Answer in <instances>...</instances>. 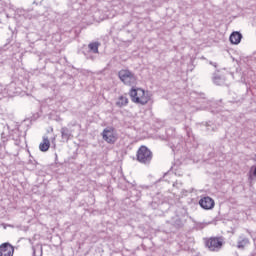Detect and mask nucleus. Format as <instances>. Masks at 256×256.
<instances>
[{"label": "nucleus", "mask_w": 256, "mask_h": 256, "mask_svg": "<svg viewBox=\"0 0 256 256\" xmlns=\"http://www.w3.org/2000/svg\"><path fill=\"white\" fill-rule=\"evenodd\" d=\"M129 96L132 103H136V105H147L151 100L149 92L143 90V88H131Z\"/></svg>", "instance_id": "nucleus-1"}, {"label": "nucleus", "mask_w": 256, "mask_h": 256, "mask_svg": "<svg viewBox=\"0 0 256 256\" xmlns=\"http://www.w3.org/2000/svg\"><path fill=\"white\" fill-rule=\"evenodd\" d=\"M204 245L208 251H221V249H223V245H225V239L223 236L204 238Z\"/></svg>", "instance_id": "nucleus-2"}, {"label": "nucleus", "mask_w": 256, "mask_h": 256, "mask_svg": "<svg viewBox=\"0 0 256 256\" xmlns=\"http://www.w3.org/2000/svg\"><path fill=\"white\" fill-rule=\"evenodd\" d=\"M118 76L120 81L124 83V85H127L128 87H131V85L137 84V76L131 70L128 69H122L118 72Z\"/></svg>", "instance_id": "nucleus-3"}, {"label": "nucleus", "mask_w": 256, "mask_h": 256, "mask_svg": "<svg viewBox=\"0 0 256 256\" xmlns=\"http://www.w3.org/2000/svg\"><path fill=\"white\" fill-rule=\"evenodd\" d=\"M153 159V154L146 146H141L137 151V161L139 163H149Z\"/></svg>", "instance_id": "nucleus-4"}, {"label": "nucleus", "mask_w": 256, "mask_h": 256, "mask_svg": "<svg viewBox=\"0 0 256 256\" xmlns=\"http://www.w3.org/2000/svg\"><path fill=\"white\" fill-rule=\"evenodd\" d=\"M102 139L106 141V143H109L110 145H113L117 142V132H115V128L109 127L105 128L102 132Z\"/></svg>", "instance_id": "nucleus-5"}, {"label": "nucleus", "mask_w": 256, "mask_h": 256, "mask_svg": "<svg viewBox=\"0 0 256 256\" xmlns=\"http://www.w3.org/2000/svg\"><path fill=\"white\" fill-rule=\"evenodd\" d=\"M15 248L9 242L2 243L0 245V256H13Z\"/></svg>", "instance_id": "nucleus-6"}, {"label": "nucleus", "mask_w": 256, "mask_h": 256, "mask_svg": "<svg viewBox=\"0 0 256 256\" xmlns=\"http://www.w3.org/2000/svg\"><path fill=\"white\" fill-rule=\"evenodd\" d=\"M199 205L202 207V209L209 211L215 207V200L209 196H206L199 200Z\"/></svg>", "instance_id": "nucleus-7"}, {"label": "nucleus", "mask_w": 256, "mask_h": 256, "mask_svg": "<svg viewBox=\"0 0 256 256\" xmlns=\"http://www.w3.org/2000/svg\"><path fill=\"white\" fill-rule=\"evenodd\" d=\"M251 243V241L249 240V238L247 236H245V234H241L238 237V241H237V249H245V247H247V245H249Z\"/></svg>", "instance_id": "nucleus-8"}, {"label": "nucleus", "mask_w": 256, "mask_h": 256, "mask_svg": "<svg viewBox=\"0 0 256 256\" xmlns=\"http://www.w3.org/2000/svg\"><path fill=\"white\" fill-rule=\"evenodd\" d=\"M241 39H243V34L241 32H232L229 41L232 43V45H239L241 43Z\"/></svg>", "instance_id": "nucleus-9"}, {"label": "nucleus", "mask_w": 256, "mask_h": 256, "mask_svg": "<svg viewBox=\"0 0 256 256\" xmlns=\"http://www.w3.org/2000/svg\"><path fill=\"white\" fill-rule=\"evenodd\" d=\"M50 148L51 141L49 140V137L43 136L42 142L39 144V150L42 151V153H46V151Z\"/></svg>", "instance_id": "nucleus-10"}, {"label": "nucleus", "mask_w": 256, "mask_h": 256, "mask_svg": "<svg viewBox=\"0 0 256 256\" xmlns=\"http://www.w3.org/2000/svg\"><path fill=\"white\" fill-rule=\"evenodd\" d=\"M212 81L215 85H225V81H227V79L223 75L215 72L213 74Z\"/></svg>", "instance_id": "nucleus-11"}, {"label": "nucleus", "mask_w": 256, "mask_h": 256, "mask_svg": "<svg viewBox=\"0 0 256 256\" xmlns=\"http://www.w3.org/2000/svg\"><path fill=\"white\" fill-rule=\"evenodd\" d=\"M117 107H126V105H129V98L127 96H119L116 101Z\"/></svg>", "instance_id": "nucleus-12"}, {"label": "nucleus", "mask_w": 256, "mask_h": 256, "mask_svg": "<svg viewBox=\"0 0 256 256\" xmlns=\"http://www.w3.org/2000/svg\"><path fill=\"white\" fill-rule=\"evenodd\" d=\"M170 223H172V225H174V227H176V229H181V227H183V220H181L179 218L178 214L172 218Z\"/></svg>", "instance_id": "nucleus-13"}, {"label": "nucleus", "mask_w": 256, "mask_h": 256, "mask_svg": "<svg viewBox=\"0 0 256 256\" xmlns=\"http://www.w3.org/2000/svg\"><path fill=\"white\" fill-rule=\"evenodd\" d=\"M90 51H93V53H99V43L93 42L88 45Z\"/></svg>", "instance_id": "nucleus-14"}, {"label": "nucleus", "mask_w": 256, "mask_h": 256, "mask_svg": "<svg viewBox=\"0 0 256 256\" xmlns=\"http://www.w3.org/2000/svg\"><path fill=\"white\" fill-rule=\"evenodd\" d=\"M181 242L180 245H187V235H181Z\"/></svg>", "instance_id": "nucleus-15"}, {"label": "nucleus", "mask_w": 256, "mask_h": 256, "mask_svg": "<svg viewBox=\"0 0 256 256\" xmlns=\"http://www.w3.org/2000/svg\"><path fill=\"white\" fill-rule=\"evenodd\" d=\"M253 177H256V166H255V168H254L252 173L249 172V180L250 181H253Z\"/></svg>", "instance_id": "nucleus-16"}, {"label": "nucleus", "mask_w": 256, "mask_h": 256, "mask_svg": "<svg viewBox=\"0 0 256 256\" xmlns=\"http://www.w3.org/2000/svg\"><path fill=\"white\" fill-rule=\"evenodd\" d=\"M61 135H62V139H69V133H67V131L62 130Z\"/></svg>", "instance_id": "nucleus-17"}, {"label": "nucleus", "mask_w": 256, "mask_h": 256, "mask_svg": "<svg viewBox=\"0 0 256 256\" xmlns=\"http://www.w3.org/2000/svg\"><path fill=\"white\" fill-rule=\"evenodd\" d=\"M192 133H193V130H191V128H189V127H186V134H187V136L191 137Z\"/></svg>", "instance_id": "nucleus-18"}, {"label": "nucleus", "mask_w": 256, "mask_h": 256, "mask_svg": "<svg viewBox=\"0 0 256 256\" xmlns=\"http://www.w3.org/2000/svg\"><path fill=\"white\" fill-rule=\"evenodd\" d=\"M233 103H243V97H239L233 100Z\"/></svg>", "instance_id": "nucleus-19"}, {"label": "nucleus", "mask_w": 256, "mask_h": 256, "mask_svg": "<svg viewBox=\"0 0 256 256\" xmlns=\"http://www.w3.org/2000/svg\"><path fill=\"white\" fill-rule=\"evenodd\" d=\"M170 175L171 174H164L162 182L167 183V177H170Z\"/></svg>", "instance_id": "nucleus-20"}, {"label": "nucleus", "mask_w": 256, "mask_h": 256, "mask_svg": "<svg viewBox=\"0 0 256 256\" xmlns=\"http://www.w3.org/2000/svg\"><path fill=\"white\" fill-rule=\"evenodd\" d=\"M209 64L212 65L213 67L217 68V63L216 62L210 61Z\"/></svg>", "instance_id": "nucleus-21"}, {"label": "nucleus", "mask_w": 256, "mask_h": 256, "mask_svg": "<svg viewBox=\"0 0 256 256\" xmlns=\"http://www.w3.org/2000/svg\"><path fill=\"white\" fill-rule=\"evenodd\" d=\"M171 149H172V151H175V148H174V146H171Z\"/></svg>", "instance_id": "nucleus-22"}, {"label": "nucleus", "mask_w": 256, "mask_h": 256, "mask_svg": "<svg viewBox=\"0 0 256 256\" xmlns=\"http://www.w3.org/2000/svg\"><path fill=\"white\" fill-rule=\"evenodd\" d=\"M171 184H172V185H175V182L171 181Z\"/></svg>", "instance_id": "nucleus-23"}, {"label": "nucleus", "mask_w": 256, "mask_h": 256, "mask_svg": "<svg viewBox=\"0 0 256 256\" xmlns=\"http://www.w3.org/2000/svg\"><path fill=\"white\" fill-rule=\"evenodd\" d=\"M206 127H209V124H208V123H206Z\"/></svg>", "instance_id": "nucleus-24"}, {"label": "nucleus", "mask_w": 256, "mask_h": 256, "mask_svg": "<svg viewBox=\"0 0 256 256\" xmlns=\"http://www.w3.org/2000/svg\"><path fill=\"white\" fill-rule=\"evenodd\" d=\"M254 161H256V154H255V158H254Z\"/></svg>", "instance_id": "nucleus-25"}]
</instances>
